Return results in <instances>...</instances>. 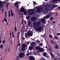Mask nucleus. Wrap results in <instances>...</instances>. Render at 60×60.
I'll return each mask as SVG.
<instances>
[{
	"label": "nucleus",
	"mask_w": 60,
	"mask_h": 60,
	"mask_svg": "<svg viewBox=\"0 0 60 60\" xmlns=\"http://www.w3.org/2000/svg\"><path fill=\"white\" fill-rule=\"evenodd\" d=\"M44 7L45 9H44L43 11V12L44 14H47L48 13V9H49L50 7L48 5L46 4L45 5Z\"/></svg>",
	"instance_id": "nucleus-1"
},
{
	"label": "nucleus",
	"mask_w": 60,
	"mask_h": 60,
	"mask_svg": "<svg viewBox=\"0 0 60 60\" xmlns=\"http://www.w3.org/2000/svg\"><path fill=\"white\" fill-rule=\"evenodd\" d=\"M43 9V7H41V8L39 7L37 9V10L38 12H39V13H40L41 11V12L42 11Z\"/></svg>",
	"instance_id": "nucleus-2"
},
{
	"label": "nucleus",
	"mask_w": 60,
	"mask_h": 60,
	"mask_svg": "<svg viewBox=\"0 0 60 60\" xmlns=\"http://www.w3.org/2000/svg\"><path fill=\"white\" fill-rule=\"evenodd\" d=\"M27 47L26 45L25 44H23L22 46V48L21 49L22 51H24L25 49V48Z\"/></svg>",
	"instance_id": "nucleus-3"
},
{
	"label": "nucleus",
	"mask_w": 60,
	"mask_h": 60,
	"mask_svg": "<svg viewBox=\"0 0 60 60\" xmlns=\"http://www.w3.org/2000/svg\"><path fill=\"white\" fill-rule=\"evenodd\" d=\"M25 52H22L19 55V57L20 58H22L24 56H26V55H25Z\"/></svg>",
	"instance_id": "nucleus-4"
},
{
	"label": "nucleus",
	"mask_w": 60,
	"mask_h": 60,
	"mask_svg": "<svg viewBox=\"0 0 60 60\" xmlns=\"http://www.w3.org/2000/svg\"><path fill=\"white\" fill-rule=\"evenodd\" d=\"M35 29L36 30H36H37L38 31L40 32V31H41L42 29V27L41 26H38V27L36 28H35Z\"/></svg>",
	"instance_id": "nucleus-5"
},
{
	"label": "nucleus",
	"mask_w": 60,
	"mask_h": 60,
	"mask_svg": "<svg viewBox=\"0 0 60 60\" xmlns=\"http://www.w3.org/2000/svg\"><path fill=\"white\" fill-rule=\"evenodd\" d=\"M37 19V18H36L34 17H33L31 18L30 20L31 22H34V21H35V20H36Z\"/></svg>",
	"instance_id": "nucleus-6"
},
{
	"label": "nucleus",
	"mask_w": 60,
	"mask_h": 60,
	"mask_svg": "<svg viewBox=\"0 0 60 60\" xmlns=\"http://www.w3.org/2000/svg\"><path fill=\"white\" fill-rule=\"evenodd\" d=\"M39 24H40V22H37L36 24V22H34L33 23V25L36 28V27L35 26V25H37L38 26Z\"/></svg>",
	"instance_id": "nucleus-7"
},
{
	"label": "nucleus",
	"mask_w": 60,
	"mask_h": 60,
	"mask_svg": "<svg viewBox=\"0 0 60 60\" xmlns=\"http://www.w3.org/2000/svg\"><path fill=\"white\" fill-rule=\"evenodd\" d=\"M27 35L28 36H31L33 35V33L32 32H31V31H29L27 33Z\"/></svg>",
	"instance_id": "nucleus-8"
},
{
	"label": "nucleus",
	"mask_w": 60,
	"mask_h": 60,
	"mask_svg": "<svg viewBox=\"0 0 60 60\" xmlns=\"http://www.w3.org/2000/svg\"><path fill=\"white\" fill-rule=\"evenodd\" d=\"M3 4V2L1 1L0 2V10H1V8H3V7H4V6L3 5H2V4Z\"/></svg>",
	"instance_id": "nucleus-9"
},
{
	"label": "nucleus",
	"mask_w": 60,
	"mask_h": 60,
	"mask_svg": "<svg viewBox=\"0 0 60 60\" xmlns=\"http://www.w3.org/2000/svg\"><path fill=\"white\" fill-rule=\"evenodd\" d=\"M29 59L30 60H35V59H34V57L32 56H30L29 57Z\"/></svg>",
	"instance_id": "nucleus-10"
},
{
	"label": "nucleus",
	"mask_w": 60,
	"mask_h": 60,
	"mask_svg": "<svg viewBox=\"0 0 60 60\" xmlns=\"http://www.w3.org/2000/svg\"><path fill=\"white\" fill-rule=\"evenodd\" d=\"M30 45L32 46H34L35 45V42H32L30 44Z\"/></svg>",
	"instance_id": "nucleus-11"
},
{
	"label": "nucleus",
	"mask_w": 60,
	"mask_h": 60,
	"mask_svg": "<svg viewBox=\"0 0 60 60\" xmlns=\"http://www.w3.org/2000/svg\"><path fill=\"white\" fill-rule=\"evenodd\" d=\"M19 2L18 1H16L14 4V5H15V7L16 6H17V5H19Z\"/></svg>",
	"instance_id": "nucleus-12"
},
{
	"label": "nucleus",
	"mask_w": 60,
	"mask_h": 60,
	"mask_svg": "<svg viewBox=\"0 0 60 60\" xmlns=\"http://www.w3.org/2000/svg\"><path fill=\"white\" fill-rule=\"evenodd\" d=\"M58 1L60 2V0H52V3H55L57 2Z\"/></svg>",
	"instance_id": "nucleus-13"
},
{
	"label": "nucleus",
	"mask_w": 60,
	"mask_h": 60,
	"mask_svg": "<svg viewBox=\"0 0 60 60\" xmlns=\"http://www.w3.org/2000/svg\"><path fill=\"white\" fill-rule=\"evenodd\" d=\"M50 16L49 15H48L46 16L45 17H44V18L45 19H48V18H50Z\"/></svg>",
	"instance_id": "nucleus-14"
},
{
	"label": "nucleus",
	"mask_w": 60,
	"mask_h": 60,
	"mask_svg": "<svg viewBox=\"0 0 60 60\" xmlns=\"http://www.w3.org/2000/svg\"><path fill=\"white\" fill-rule=\"evenodd\" d=\"M55 45H56L55 46V49H58V45L56 43L55 44Z\"/></svg>",
	"instance_id": "nucleus-15"
},
{
	"label": "nucleus",
	"mask_w": 60,
	"mask_h": 60,
	"mask_svg": "<svg viewBox=\"0 0 60 60\" xmlns=\"http://www.w3.org/2000/svg\"><path fill=\"white\" fill-rule=\"evenodd\" d=\"M24 8H21L20 9V12H23V10H24Z\"/></svg>",
	"instance_id": "nucleus-16"
},
{
	"label": "nucleus",
	"mask_w": 60,
	"mask_h": 60,
	"mask_svg": "<svg viewBox=\"0 0 60 60\" xmlns=\"http://www.w3.org/2000/svg\"><path fill=\"white\" fill-rule=\"evenodd\" d=\"M54 14V13H52V12H51L49 14V16H51L52 15H53V14Z\"/></svg>",
	"instance_id": "nucleus-17"
},
{
	"label": "nucleus",
	"mask_w": 60,
	"mask_h": 60,
	"mask_svg": "<svg viewBox=\"0 0 60 60\" xmlns=\"http://www.w3.org/2000/svg\"><path fill=\"white\" fill-rule=\"evenodd\" d=\"M39 51L40 52H43V51H44V50L43 48L41 49L40 48V50H39Z\"/></svg>",
	"instance_id": "nucleus-18"
},
{
	"label": "nucleus",
	"mask_w": 60,
	"mask_h": 60,
	"mask_svg": "<svg viewBox=\"0 0 60 60\" xmlns=\"http://www.w3.org/2000/svg\"><path fill=\"white\" fill-rule=\"evenodd\" d=\"M43 56H44L46 57L47 56V53L46 52H44L43 53Z\"/></svg>",
	"instance_id": "nucleus-19"
},
{
	"label": "nucleus",
	"mask_w": 60,
	"mask_h": 60,
	"mask_svg": "<svg viewBox=\"0 0 60 60\" xmlns=\"http://www.w3.org/2000/svg\"><path fill=\"white\" fill-rule=\"evenodd\" d=\"M36 49H38V50H39L41 49V48L39 47H36Z\"/></svg>",
	"instance_id": "nucleus-20"
},
{
	"label": "nucleus",
	"mask_w": 60,
	"mask_h": 60,
	"mask_svg": "<svg viewBox=\"0 0 60 60\" xmlns=\"http://www.w3.org/2000/svg\"><path fill=\"white\" fill-rule=\"evenodd\" d=\"M23 12L24 13V14H26V13H27V12H26V11H25V10H23Z\"/></svg>",
	"instance_id": "nucleus-21"
},
{
	"label": "nucleus",
	"mask_w": 60,
	"mask_h": 60,
	"mask_svg": "<svg viewBox=\"0 0 60 60\" xmlns=\"http://www.w3.org/2000/svg\"><path fill=\"white\" fill-rule=\"evenodd\" d=\"M33 47H31L30 46L29 47V50H32V49H33Z\"/></svg>",
	"instance_id": "nucleus-22"
},
{
	"label": "nucleus",
	"mask_w": 60,
	"mask_h": 60,
	"mask_svg": "<svg viewBox=\"0 0 60 60\" xmlns=\"http://www.w3.org/2000/svg\"><path fill=\"white\" fill-rule=\"evenodd\" d=\"M51 42L54 45V44L55 43V42L53 41L52 40H51Z\"/></svg>",
	"instance_id": "nucleus-23"
},
{
	"label": "nucleus",
	"mask_w": 60,
	"mask_h": 60,
	"mask_svg": "<svg viewBox=\"0 0 60 60\" xmlns=\"http://www.w3.org/2000/svg\"><path fill=\"white\" fill-rule=\"evenodd\" d=\"M46 20H45V19H42L41 20V22H44V21H45Z\"/></svg>",
	"instance_id": "nucleus-24"
},
{
	"label": "nucleus",
	"mask_w": 60,
	"mask_h": 60,
	"mask_svg": "<svg viewBox=\"0 0 60 60\" xmlns=\"http://www.w3.org/2000/svg\"><path fill=\"white\" fill-rule=\"evenodd\" d=\"M4 20L5 22H7V19L6 18H4Z\"/></svg>",
	"instance_id": "nucleus-25"
},
{
	"label": "nucleus",
	"mask_w": 60,
	"mask_h": 60,
	"mask_svg": "<svg viewBox=\"0 0 60 60\" xmlns=\"http://www.w3.org/2000/svg\"><path fill=\"white\" fill-rule=\"evenodd\" d=\"M58 6L57 5H56L55 6L54 5H53L52 6V7H54V8H55V7H57Z\"/></svg>",
	"instance_id": "nucleus-26"
},
{
	"label": "nucleus",
	"mask_w": 60,
	"mask_h": 60,
	"mask_svg": "<svg viewBox=\"0 0 60 60\" xmlns=\"http://www.w3.org/2000/svg\"><path fill=\"white\" fill-rule=\"evenodd\" d=\"M28 24L29 25H30V24H31V21H29V22H28Z\"/></svg>",
	"instance_id": "nucleus-27"
},
{
	"label": "nucleus",
	"mask_w": 60,
	"mask_h": 60,
	"mask_svg": "<svg viewBox=\"0 0 60 60\" xmlns=\"http://www.w3.org/2000/svg\"><path fill=\"white\" fill-rule=\"evenodd\" d=\"M14 29L15 30V31H17V27H15L14 28Z\"/></svg>",
	"instance_id": "nucleus-28"
},
{
	"label": "nucleus",
	"mask_w": 60,
	"mask_h": 60,
	"mask_svg": "<svg viewBox=\"0 0 60 60\" xmlns=\"http://www.w3.org/2000/svg\"><path fill=\"white\" fill-rule=\"evenodd\" d=\"M5 17L6 18L7 17V12H5Z\"/></svg>",
	"instance_id": "nucleus-29"
},
{
	"label": "nucleus",
	"mask_w": 60,
	"mask_h": 60,
	"mask_svg": "<svg viewBox=\"0 0 60 60\" xmlns=\"http://www.w3.org/2000/svg\"><path fill=\"white\" fill-rule=\"evenodd\" d=\"M30 18V16H29L27 17H26V19H29Z\"/></svg>",
	"instance_id": "nucleus-30"
},
{
	"label": "nucleus",
	"mask_w": 60,
	"mask_h": 60,
	"mask_svg": "<svg viewBox=\"0 0 60 60\" xmlns=\"http://www.w3.org/2000/svg\"><path fill=\"white\" fill-rule=\"evenodd\" d=\"M9 5V3H7L6 6V7H8Z\"/></svg>",
	"instance_id": "nucleus-31"
},
{
	"label": "nucleus",
	"mask_w": 60,
	"mask_h": 60,
	"mask_svg": "<svg viewBox=\"0 0 60 60\" xmlns=\"http://www.w3.org/2000/svg\"><path fill=\"white\" fill-rule=\"evenodd\" d=\"M3 45H0V49H3Z\"/></svg>",
	"instance_id": "nucleus-32"
},
{
	"label": "nucleus",
	"mask_w": 60,
	"mask_h": 60,
	"mask_svg": "<svg viewBox=\"0 0 60 60\" xmlns=\"http://www.w3.org/2000/svg\"><path fill=\"white\" fill-rule=\"evenodd\" d=\"M55 15L56 16H58V15H57V12H56L55 13Z\"/></svg>",
	"instance_id": "nucleus-33"
},
{
	"label": "nucleus",
	"mask_w": 60,
	"mask_h": 60,
	"mask_svg": "<svg viewBox=\"0 0 60 60\" xmlns=\"http://www.w3.org/2000/svg\"><path fill=\"white\" fill-rule=\"evenodd\" d=\"M25 36L26 38H27V34H25Z\"/></svg>",
	"instance_id": "nucleus-34"
},
{
	"label": "nucleus",
	"mask_w": 60,
	"mask_h": 60,
	"mask_svg": "<svg viewBox=\"0 0 60 60\" xmlns=\"http://www.w3.org/2000/svg\"><path fill=\"white\" fill-rule=\"evenodd\" d=\"M55 39H56V40H57V37L56 36H55Z\"/></svg>",
	"instance_id": "nucleus-35"
},
{
	"label": "nucleus",
	"mask_w": 60,
	"mask_h": 60,
	"mask_svg": "<svg viewBox=\"0 0 60 60\" xmlns=\"http://www.w3.org/2000/svg\"><path fill=\"white\" fill-rule=\"evenodd\" d=\"M19 5H17V7L16 8H18L19 9Z\"/></svg>",
	"instance_id": "nucleus-36"
},
{
	"label": "nucleus",
	"mask_w": 60,
	"mask_h": 60,
	"mask_svg": "<svg viewBox=\"0 0 60 60\" xmlns=\"http://www.w3.org/2000/svg\"><path fill=\"white\" fill-rule=\"evenodd\" d=\"M31 12L32 15V14H34V11H32V12Z\"/></svg>",
	"instance_id": "nucleus-37"
},
{
	"label": "nucleus",
	"mask_w": 60,
	"mask_h": 60,
	"mask_svg": "<svg viewBox=\"0 0 60 60\" xmlns=\"http://www.w3.org/2000/svg\"><path fill=\"white\" fill-rule=\"evenodd\" d=\"M4 42H5V40H4L3 41V44H4Z\"/></svg>",
	"instance_id": "nucleus-38"
},
{
	"label": "nucleus",
	"mask_w": 60,
	"mask_h": 60,
	"mask_svg": "<svg viewBox=\"0 0 60 60\" xmlns=\"http://www.w3.org/2000/svg\"><path fill=\"white\" fill-rule=\"evenodd\" d=\"M29 14L30 15H32V13L31 12H30L29 13Z\"/></svg>",
	"instance_id": "nucleus-39"
},
{
	"label": "nucleus",
	"mask_w": 60,
	"mask_h": 60,
	"mask_svg": "<svg viewBox=\"0 0 60 60\" xmlns=\"http://www.w3.org/2000/svg\"><path fill=\"white\" fill-rule=\"evenodd\" d=\"M49 37H50V38H52V35H49Z\"/></svg>",
	"instance_id": "nucleus-40"
},
{
	"label": "nucleus",
	"mask_w": 60,
	"mask_h": 60,
	"mask_svg": "<svg viewBox=\"0 0 60 60\" xmlns=\"http://www.w3.org/2000/svg\"><path fill=\"white\" fill-rule=\"evenodd\" d=\"M51 54L52 55V57L53 58H54V55H53V54H52V53H51Z\"/></svg>",
	"instance_id": "nucleus-41"
},
{
	"label": "nucleus",
	"mask_w": 60,
	"mask_h": 60,
	"mask_svg": "<svg viewBox=\"0 0 60 60\" xmlns=\"http://www.w3.org/2000/svg\"><path fill=\"white\" fill-rule=\"evenodd\" d=\"M20 43H19V42H18V45L19 46H20Z\"/></svg>",
	"instance_id": "nucleus-42"
},
{
	"label": "nucleus",
	"mask_w": 60,
	"mask_h": 60,
	"mask_svg": "<svg viewBox=\"0 0 60 60\" xmlns=\"http://www.w3.org/2000/svg\"><path fill=\"white\" fill-rule=\"evenodd\" d=\"M53 17L51 18L50 19V20H52L53 19Z\"/></svg>",
	"instance_id": "nucleus-43"
},
{
	"label": "nucleus",
	"mask_w": 60,
	"mask_h": 60,
	"mask_svg": "<svg viewBox=\"0 0 60 60\" xmlns=\"http://www.w3.org/2000/svg\"><path fill=\"white\" fill-rule=\"evenodd\" d=\"M60 35V34L59 33H58L57 34V35Z\"/></svg>",
	"instance_id": "nucleus-44"
},
{
	"label": "nucleus",
	"mask_w": 60,
	"mask_h": 60,
	"mask_svg": "<svg viewBox=\"0 0 60 60\" xmlns=\"http://www.w3.org/2000/svg\"><path fill=\"white\" fill-rule=\"evenodd\" d=\"M10 43L11 44H12V41H10Z\"/></svg>",
	"instance_id": "nucleus-45"
},
{
	"label": "nucleus",
	"mask_w": 60,
	"mask_h": 60,
	"mask_svg": "<svg viewBox=\"0 0 60 60\" xmlns=\"http://www.w3.org/2000/svg\"><path fill=\"white\" fill-rule=\"evenodd\" d=\"M37 41L38 42V43H39V42H40V41L38 40H37Z\"/></svg>",
	"instance_id": "nucleus-46"
},
{
	"label": "nucleus",
	"mask_w": 60,
	"mask_h": 60,
	"mask_svg": "<svg viewBox=\"0 0 60 60\" xmlns=\"http://www.w3.org/2000/svg\"><path fill=\"white\" fill-rule=\"evenodd\" d=\"M39 46H42V44L41 43L39 45Z\"/></svg>",
	"instance_id": "nucleus-47"
},
{
	"label": "nucleus",
	"mask_w": 60,
	"mask_h": 60,
	"mask_svg": "<svg viewBox=\"0 0 60 60\" xmlns=\"http://www.w3.org/2000/svg\"><path fill=\"white\" fill-rule=\"evenodd\" d=\"M19 32L18 33V35H17V38H19L18 37V36H19Z\"/></svg>",
	"instance_id": "nucleus-48"
},
{
	"label": "nucleus",
	"mask_w": 60,
	"mask_h": 60,
	"mask_svg": "<svg viewBox=\"0 0 60 60\" xmlns=\"http://www.w3.org/2000/svg\"><path fill=\"white\" fill-rule=\"evenodd\" d=\"M11 16H14V14H12L11 15Z\"/></svg>",
	"instance_id": "nucleus-49"
},
{
	"label": "nucleus",
	"mask_w": 60,
	"mask_h": 60,
	"mask_svg": "<svg viewBox=\"0 0 60 60\" xmlns=\"http://www.w3.org/2000/svg\"><path fill=\"white\" fill-rule=\"evenodd\" d=\"M46 58H49V56H47L46 57Z\"/></svg>",
	"instance_id": "nucleus-50"
},
{
	"label": "nucleus",
	"mask_w": 60,
	"mask_h": 60,
	"mask_svg": "<svg viewBox=\"0 0 60 60\" xmlns=\"http://www.w3.org/2000/svg\"><path fill=\"white\" fill-rule=\"evenodd\" d=\"M29 55V53H27L26 54V56H28Z\"/></svg>",
	"instance_id": "nucleus-51"
},
{
	"label": "nucleus",
	"mask_w": 60,
	"mask_h": 60,
	"mask_svg": "<svg viewBox=\"0 0 60 60\" xmlns=\"http://www.w3.org/2000/svg\"><path fill=\"white\" fill-rule=\"evenodd\" d=\"M9 31H10V37H11V31H10V30Z\"/></svg>",
	"instance_id": "nucleus-52"
},
{
	"label": "nucleus",
	"mask_w": 60,
	"mask_h": 60,
	"mask_svg": "<svg viewBox=\"0 0 60 60\" xmlns=\"http://www.w3.org/2000/svg\"><path fill=\"white\" fill-rule=\"evenodd\" d=\"M30 11H31V9H29L28 11V12H30Z\"/></svg>",
	"instance_id": "nucleus-53"
},
{
	"label": "nucleus",
	"mask_w": 60,
	"mask_h": 60,
	"mask_svg": "<svg viewBox=\"0 0 60 60\" xmlns=\"http://www.w3.org/2000/svg\"><path fill=\"white\" fill-rule=\"evenodd\" d=\"M36 3L35 2H33L34 4H36Z\"/></svg>",
	"instance_id": "nucleus-54"
},
{
	"label": "nucleus",
	"mask_w": 60,
	"mask_h": 60,
	"mask_svg": "<svg viewBox=\"0 0 60 60\" xmlns=\"http://www.w3.org/2000/svg\"><path fill=\"white\" fill-rule=\"evenodd\" d=\"M27 44H29V42H27Z\"/></svg>",
	"instance_id": "nucleus-55"
},
{
	"label": "nucleus",
	"mask_w": 60,
	"mask_h": 60,
	"mask_svg": "<svg viewBox=\"0 0 60 60\" xmlns=\"http://www.w3.org/2000/svg\"><path fill=\"white\" fill-rule=\"evenodd\" d=\"M11 14H12V10H11Z\"/></svg>",
	"instance_id": "nucleus-56"
},
{
	"label": "nucleus",
	"mask_w": 60,
	"mask_h": 60,
	"mask_svg": "<svg viewBox=\"0 0 60 60\" xmlns=\"http://www.w3.org/2000/svg\"><path fill=\"white\" fill-rule=\"evenodd\" d=\"M10 46H9V47L8 51H10Z\"/></svg>",
	"instance_id": "nucleus-57"
},
{
	"label": "nucleus",
	"mask_w": 60,
	"mask_h": 60,
	"mask_svg": "<svg viewBox=\"0 0 60 60\" xmlns=\"http://www.w3.org/2000/svg\"><path fill=\"white\" fill-rule=\"evenodd\" d=\"M17 59L18 60H19V56H17Z\"/></svg>",
	"instance_id": "nucleus-58"
},
{
	"label": "nucleus",
	"mask_w": 60,
	"mask_h": 60,
	"mask_svg": "<svg viewBox=\"0 0 60 60\" xmlns=\"http://www.w3.org/2000/svg\"><path fill=\"white\" fill-rule=\"evenodd\" d=\"M8 15H9V17H11V14H8Z\"/></svg>",
	"instance_id": "nucleus-59"
},
{
	"label": "nucleus",
	"mask_w": 60,
	"mask_h": 60,
	"mask_svg": "<svg viewBox=\"0 0 60 60\" xmlns=\"http://www.w3.org/2000/svg\"><path fill=\"white\" fill-rule=\"evenodd\" d=\"M22 39L23 40H25V38H22Z\"/></svg>",
	"instance_id": "nucleus-60"
},
{
	"label": "nucleus",
	"mask_w": 60,
	"mask_h": 60,
	"mask_svg": "<svg viewBox=\"0 0 60 60\" xmlns=\"http://www.w3.org/2000/svg\"><path fill=\"white\" fill-rule=\"evenodd\" d=\"M8 14H10V11H8Z\"/></svg>",
	"instance_id": "nucleus-61"
},
{
	"label": "nucleus",
	"mask_w": 60,
	"mask_h": 60,
	"mask_svg": "<svg viewBox=\"0 0 60 60\" xmlns=\"http://www.w3.org/2000/svg\"><path fill=\"white\" fill-rule=\"evenodd\" d=\"M12 37H15V36H14V35H13Z\"/></svg>",
	"instance_id": "nucleus-62"
},
{
	"label": "nucleus",
	"mask_w": 60,
	"mask_h": 60,
	"mask_svg": "<svg viewBox=\"0 0 60 60\" xmlns=\"http://www.w3.org/2000/svg\"><path fill=\"white\" fill-rule=\"evenodd\" d=\"M41 60H45V59H43L42 60V58H41Z\"/></svg>",
	"instance_id": "nucleus-63"
},
{
	"label": "nucleus",
	"mask_w": 60,
	"mask_h": 60,
	"mask_svg": "<svg viewBox=\"0 0 60 60\" xmlns=\"http://www.w3.org/2000/svg\"><path fill=\"white\" fill-rule=\"evenodd\" d=\"M58 8L59 9H60V7H58Z\"/></svg>",
	"instance_id": "nucleus-64"
}]
</instances>
